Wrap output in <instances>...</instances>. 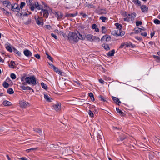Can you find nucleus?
Here are the masks:
<instances>
[{
  "label": "nucleus",
  "instance_id": "f257e3e1",
  "mask_svg": "<svg viewBox=\"0 0 160 160\" xmlns=\"http://www.w3.org/2000/svg\"><path fill=\"white\" fill-rule=\"evenodd\" d=\"M77 36L76 33L73 32H69L67 36L68 40L71 43H77L78 42Z\"/></svg>",
  "mask_w": 160,
  "mask_h": 160
},
{
  "label": "nucleus",
  "instance_id": "f03ea898",
  "mask_svg": "<svg viewBox=\"0 0 160 160\" xmlns=\"http://www.w3.org/2000/svg\"><path fill=\"white\" fill-rule=\"evenodd\" d=\"M136 14L135 12H133L131 14H128L127 12H125L123 15L125 17L123 18V20L124 21L129 22L130 20H132L134 19V18L136 16Z\"/></svg>",
  "mask_w": 160,
  "mask_h": 160
},
{
  "label": "nucleus",
  "instance_id": "7ed1b4c3",
  "mask_svg": "<svg viewBox=\"0 0 160 160\" xmlns=\"http://www.w3.org/2000/svg\"><path fill=\"white\" fill-rule=\"evenodd\" d=\"M25 80L28 84H32L34 86L36 83L35 77L34 76L27 77L25 78Z\"/></svg>",
  "mask_w": 160,
  "mask_h": 160
},
{
  "label": "nucleus",
  "instance_id": "20e7f679",
  "mask_svg": "<svg viewBox=\"0 0 160 160\" xmlns=\"http://www.w3.org/2000/svg\"><path fill=\"white\" fill-rule=\"evenodd\" d=\"M51 12H52V10L50 9V8L48 7L46 9H42L40 12V14H41V15L42 14L43 17L47 18L48 17L49 13H50Z\"/></svg>",
  "mask_w": 160,
  "mask_h": 160
},
{
  "label": "nucleus",
  "instance_id": "39448f33",
  "mask_svg": "<svg viewBox=\"0 0 160 160\" xmlns=\"http://www.w3.org/2000/svg\"><path fill=\"white\" fill-rule=\"evenodd\" d=\"M11 10L14 12H18L20 11V8L19 6L17 3H14L13 4H11L10 8Z\"/></svg>",
  "mask_w": 160,
  "mask_h": 160
},
{
  "label": "nucleus",
  "instance_id": "423d86ee",
  "mask_svg": "<svg viewBox=\"0 0 160 160\" xmlns=\"http://www.w3.org/2000/svg\"><path fill=\"white\" fill-rule=\"evenodd\" d=\"M36 23L39 26H42L43 25V19L42 18L38 17L37 18L36 16L34 17Z\"/></svg>",
  "mask_w": 160,
  "mask_h": 160
},
{
  "label": "nucleus",
  "instance_id": "0eeeda50",
  "mask_svg": "<svg viewBox=\"0 0 160 160\" xmlns=\"http://www.w3.org/2000/svg\"><path fill=\"white\" fill-rule=\"evenodd\" d=\"M26 2L28 5L30 6V9L32 11H33L35 9L34 4L31 0H26Z\"/></svg>",
  "mask_w": 160,
  "mask_h": 160
},
{
  "label": "nucleus",
  "instance_id": "6e6552de",
  "mask_svg": "<svg viewBox=\"0 0 160 160\" xmlns=\"http://www.w3.org/2000/svg\"><path fill=\"white\" fill-rule=\"evenodd\" d=\"M76 34L77 35V38H78V41L79 39L84 40L85 39V36L84 35L81 34L80 32L77 31Z\"/></svg>",
  "mask_w": 160,
  "mask_h": 160
},
{
  "label": "nucleus",
  "instance_id": "1a4fd4ad",
  "mask_svg": "<svg viewBox=\"0 0 160 160\" xmlns=\"http://www.w3.org/2000/svg\"><path fill=\"white\" fill-rule=\"evenodd\" d=\"M24 55L28 57H30L32 56V53L28 49H26L23 51Z\"/></svg>",
  "mask_w": 160,
  "mask_h": 160
},
{
  "label": "nucleus",
  "instance_id": "9d476101",
  "mask_svg": "<svg viewBox=\"0 0 160 160\" xmlns=\"http://www.w3.org/2000/svg\"><path fill=\"white\" fill-rule=\"evenodd\" d=\"M20 105L21 107L25 108L29 106V104L26 101H23L20 102Z\"/></svg>",
  "mask_w": 160,
  "mask_h": 160
},
{
  "label": "nucleus",
  "instance_id": "9b49d317",
  "mask_svg": "<svg viewBox=\"0 0 160 160\" xmlns=\"http://www.w3.org/2000/svg\"><path fill=\"white\" fill-rule=\"evenodd\" d=\"M53 107L54 109L56 111H58L60 110L61 108V104L58 103L56 104L53 105Z\"/></svg>",
  "mask_w": 160,
  "mask_h": 160
},
{
  "label": "nucleus",
  "instance_id": "f8f14e48",
  "mask_svg": "<svg viewBox=\"0 0 160 160\" xmlns=\"http://www.w3.org/2000/svg\"><path fill=\"white\" fill-rule=\"evenodd\" d=\"M140 8L142 10V11L143 12H147L148 10V7L145 5H142L141 6Z\"/></svg>",
  "mask_w": 160,
  "mask_h": 160
},
{
  "label": "nucleus",
  "instance_id": "ddd939ff",
  "mask_svg": "<svg viewBox=\"0 0 160 160\" xmlns=\"http://www.w3.org/2000/svg\"><path fill=\"white\" fill-rule=\"evenodd\" d=\"M3 4L4 6L7 7L8 8H10L11 5L10 2L8 0L4 1L3 2Z\"/></svg>",
  "mask_w": 160,
  "mask_h": 160
},
{
  "label": "nucleus",
  "instance_id": "4468645a",
  "mask_svg": "<svg viewBox=\"0 0 160 160\" xmlns=\"http://www.w3.org/2000/svg\"><path fill=\"white\" fill-rule=\"evenodd\" d=\"M112 98L115 103L118 104V105H119V103H121V102L120 101L119 99L116 97L112 96Z\"/></svg>",
  "mask_w": 160,
  "mask_h": 160
},
{
  "label": "nucleus",
  "instance_id": "2eb2a0df",
  "mask_svg": "<svg viewBox=\"0 0 160 160\" xmlns=\"http://www.w3.org/2000/svg\"><path fill=\"white\" fill-rule=\"evenodd\" d=\"M56 16L57 17L58 19L60 20L62 19L63 17V14L61 12H56Z\"/></svg>",
  "mask_w": 160,
  "mask_h": 160
},
{
  "label": "nucleus",
  "instance_id": "dca6fc26",
  "mask_svg": "<svg viewBox=\"0 0 160 160\" xmlns=\"http://www.w3.org/2000/svg\"><path fill=\"white\" fill-rule=\"evenodd\" d=\"M34 6H35V7L38 9L42 10V9H43L42 6L39 5L38 2H35Z\"/></svg>",
  "mask_w": 160,
  "mask_h": 160
},
{
  "label": "nucleus",
  "instance_id": "f3484780",
  "mask_svg": "<svg viewBox=\"0 0 160 160\" xmlns=\"http://www.w3.org/2000/svg\"><path fill=\"white\" fill-rule=\"evenodd\" d=\"M8 65L10 68H14L16 65L15 62L12 61L9 63Z\"/></svg>",
  "mask_w": 160,
  "mask_h": 160
},
{
  "label": "nucleus",
  "instance_id": "a211bd4d",
  "mask_svg": "<svg viewBox=\"0 0 160 160\" xmlns=\"http://www.w3.org/2000/svg\"><path fill=\"white\" fill-rule=\"evenodd\" d=\"M116 110L117 112L119 113L120 115L122 116H125V114L121 110L119 109V108H116Z\"/></svg>",
  "mask_w": 160,
  "mask_h": 160
},
{
  "label": "nucleus",
  "instance_id": "6ab92c4d",
  "mask_svg": "<svg viewBox=\"0 0 160 160\" xmlns=\"http://www.w3.org/2000/svg\"><path fill=\"white\" fill-rule=\"evenodd\" d=\"M78 15V13L77 12L75 14H71V13H66L65 17H74Z\"/></svg>",
  "mask_w": 160,
  "mask_h": 160
},
{
  "label": "nucleus",
  "instance_id": "aec40b11",
  "mask_svg": "<svg viewBox=\"0 0 160 160\" xmlns=\"http://www.w3.org/2000/svg\"><path fill=\"white\" fill-rule=\"evenodd\" d=\"M53 69L54 70V71L55 72H57V73H58L59 75H62V72L57 67H54V68Z\"/></svg>",
  "mask_w": 160,
  "mask_h": 160
},
{
  "label": "nucleus",
  "instance_id": "412c9836",
  "mask_svg": "<svg viewBox=\"0 0 160 160\" xmlns=\"http://www.w3.org/2000/svg\"><path fill=\"white\" fill-rule=\"evenodd\" d=\"M102 46L106 50L108 51L110 49L108 45L107 44H103L102 45Z\"/></svg>",
  "mask_w": 160,
  "mask_h": 160
},
{
  "label": "nucleus",
  "instance_id": "4be33fe9",
  "mask_svg": "<svg viewBox=\"0 0 160 160\" xmlns=\"http://www.w3.org/2000/svg\"><path fill=\"white\" fill-rule=\"evenodd\" d=\"M115 26L118 30L122 31V26L121 24H119L118 23H115Z\"/></svg>",
  "mask_w": 160,
  "mask_h": 160
},
{
  "label": "nucleus",
  "instance_id": "5701e85b",
  "mask_svg": "<svg viewBox=\"0 0 160 160\" xmlns=\"http://www.w3.org/2000/svg\"><path fill=\"white\" fill-rule=\"evenodd\" d=\"M115 53V50L114 49L112 50L107 53V55L109 56H112L114 55Z\"/></svg>",
  "mask_w": 160,
  "mask_h": 160
},
{
  "label": "nucleus",
  "instance_id": "b1692460",
  "mask_svg": "<svg viewBox=\"0 0 160 160\" xmlns=\"http://www.w3.org/2000/svg\"><path fill=\"white\" fill-rule=\"evenodd\" d=\"M3 104L4 106H10L11 105V102L9 101L5 100L3 102Z\"/></svg>",
  "mask_w": 160,
  "mask_h": 160
},
{
  "label": "nucleus",
  "instance_id": "393cba45",
  "mask_svg": "<svg viewBox=\"0 0 160 160\" xmlns=\"http://www.w3.org/2000/svg\"><path fill=\"white\" fill-rule=\"evenodd\" d=\"M93 35L91 34L87 35L86 36V39L88 40L92 41Z\"/></svg>",
  "mask_w": 160,
  "mask_h": 160
},
{
  "label": "nucleus",
  "instance_id": "a878e982",
  "mask_svg": "<svg viewBox=\"0 0 160 160\" xmlns=\"http://www.w3.org/2000/svg\"><path fill=\"white\" fill-rule=\"evenodd\" d=\"M34 131L38 133L41 136L42 135V131L41 129L39 128H35L34 129Z\"/></svg>",
  "mask_w": 160,
  "mask_h": 160
},
{
  "label": "nucleus",
  "instance_id": "bb28decb",
  "mask_svg": "<svg viewBox=\"0 0 160 160\" xmlns=\"http://www.w3.org/2000/svg\"><path fill=\"white\" fill-rule=\"evenodd\" d=\"M100 40V39L99 38L97 37L93 36L92 41H94L98 42H99Z\"/></svg>",
  "mask_w": 160,
  "mask_h": 160
},
{
  "label": "nucleus",
  "instance_id": "cd10ccee",
  "mask_svg": "<svg viewBox=\"0 0 160 160\" xmlns=\"http://www.w3.org/2000/svg\"><path fill=\"white\" fill-rule=\"evenodd\" d=\"M132 2L135 4V5H138L139 6H141V2L138 0H133Z\"/></svg>",
  "mask_w": 160,
  "mask_h": 160
},
{
  "label": "nucleus",
  "instance_id": "c85d7f7f",
  "mask_svg": "<svg viewBox=\"0 0 160 160\" xmlns=\"http://www.w3.org/2000/svg\"><path fill=\"white\" fill-rule=\"evenodd\" d=\"M121 31L118 30H116V32L117 34V35L118 36H122L124 35V34L122 32H121Z\"/></svg>",
  "mask_w": 160,
  "mask_h": 160
},
{
  "label": "nucleus",
  "instance_id": "c756f323",
  "mask_svg": "<svg viewBox=\"0 0 160 160\" xmlns=\"http://www.w3.org/2000/svg\"><path fill=\"white\" fill-rule=\"evenodd\" d=\"M112 129L115 132H118L119 131H120L122 128L120 127H117L115 126H113L112 127Z\"/></svg>",
  "mask_w": 160,
  "mask_h": 160
},
{
  "label": "nucleus",
  "instance_id": "7c9ffc66",
  "mask_svg": "<svg viewBox=\"0 0 160 160\" xmlns=\"http://www.w3.org/2000/svg\"><path fill=\"white\" fill-rule=\"evenodd\" d=\"M142 29L139 28H135L134 29V32L136 34H138L141 32Z\"/></svg>",
  "mask_w": 160,
  "mask_h": 160
},
{
  "label": "nucleus",
  "instance_id": "2f4dec72",
  "mask_svg": "<svg viewBox=\"0 0 160 160\" xmlns=\"http://www.w3.org/2000/svg\"><path fill=\"white\" fill-rule=\"evenodd\" d=\"M13 52L17 54L19 56H21V53L18 51L17 49H16L14 48H13Z\"/></svg>",
  "mask_w": 160,
  "mask_h": 160
},
{
  "label": "nucleus",
  "instance_id": "473e14b6",
  "mask_svg": "<svg viewBox=\"0 0 160 160\" xmlns=\"http://www.w3.org/2000/svg\"><path fill=\"white\" fill-rule=\"evenodd\" d=\"M7 92L9 94H11L14 93V91L12 88H9L7 90Z\"/></svg>",
  "mask_w": 160,
  "mask_h": 160
},
{
  "label": "nucleus",
  "instance_id": "72a5a7b5",
  "mask_svg": "<svg viewBox=\"0 0 160 160\" xmlns=\"http://www.w3.org/2000/svg\"><path fill=\"white\" fill-rule=\"evenodd\" d=\"M38 148H32L30 149H28L26 150V151L27 152H32V150H37Z\"/></svg>",
  "mask_w": 160,
  "mask_h": 160
},
{
  "label": "nucleus",
  "instance_id": "f704fd0d",
  "mask_svg": "<svg viewBox=\"0 0 160 160\" xmlns=\"http://www.w3.org/2000/svg\"><path fill=\"white\" fill-rule=\"evenodd\" d=\"M6 49L10 52H12V50L11 47V46L10 45H8L6 47Z\"/></svg>",
  "mask_w": 160,
  "mask_h": 160
},
{
  "label": "nucleus",
  "instance_id": "c9c22d12",
  "mask_svg": "<svg viewBox=\"0 0 160 160\" xmlns=\"http://www.w3.org/2000/svg\"><path fill=\"white\" fill-rule=\"evenodd\" d=\"M2 85L3 87L5 88H8L9 86V84L5 81L3 82Z\"/></svg>",
  "mask_w": 160,
  "mask_h": 160
},
{
  "label": "nucleus",
  "instance_id": "e433bc0d",
  "mask_svg": "<svg viewBox=\"0 0 160 160\" xmlns=\"http://www.w3.org/2000/svg\"><path fill=\"white\" fill-rule=\"evenodd\" d=\"M41 85L42 86V87L44 89H47V85L45 84L44 82H42L41 83Z\"/></svg>",
  "mask_w": 160,
  "mask_h": 160
},
{
  "label": "nucleus",
  "instance_id": "4c0bfd02",
  "mask_svg": "<svg viewBox=\"0 0 160 160\" xmlns=\"http://www.w3.org/2000/svg\"><path fill=\"white\" fill-rule=\"evenodd\" d=\"M45 99L47 102H50L51 100L49 97L47 95L45 94L44 96Z\"/></svg>",
  "mask_w": 160,
  "mask_h": 160
},
{
  "label": "nucleus",
  "instance_id": "58836bf2",
  "mask_svg": "<svg viewBox=\"0 0 160 160\" xmlns=\"http://www.w3.org/2000/svg\"><path fill=\"white\" fill-rule=\"evenodd\" d=\"M153 22L154 23H155L156 24H160V21L157 19H155L153 20Z\"/></svg>",
  "mask_w": 160,
  "mask_h": 160
},
{
  "label": "nucleus",
  "instance_id": "ea45409f",
  "mask_svg": "<svg viewBox=\"0 0 160 160\" xmlns=\"http://www.w3.org/2000/svg\"><path fill=\"white\" fill-rule=\"evenodd\" d=\"M101 28L102 30V33H105L107 31L106 27L105 26H103Z\"/></svg>",
  "mask_w": 160,
  "mask_h": 160
},
{
  "label": "nucleus",
  "instance_id": "a19ab883",
  "mask_svg": "<svg viewBox=\"0 0 160 160\" xmlns=\"http://www.w3.org/2000/svg\"><path fill=\"white\" fill-rule=\"evenodd\" d=\"M99 19L100 20H102L103 22H105L106 20L107 19V18L103 16H101L100 17Z\"/></svg>",
  "mask_w": 160,
  "mask_h": 160
},
{
  "label": "nucleus",
  "instance_id": "79ce46f5",
  "mask_svg": "<svg viewBox=\"0 0 160 160\" xmlns=\"http://www.w3.org/2000/svg\"><path fill=\"white\" fill-rule=\"evenodd\" d=\"M89 96L91 98V100L92 101H93L94 100V98L93 93H90Z\"/></svg>",
  "mask_w": 160,
  "mask_h": 160
},
{
  "label": "nucleus",
  "instance_id": "37998d69",
  "mask_svg": "<svg viewBox=\"0 0 160 160\" xmlns=\"http://www.w3.org/2000/svg\"><path fill=\"white\" fill-rule=\"evenodd\" d=\"M46 54L47 55V58L51 61L52 62H53V58H52L50 56L48 53H46Z\"/></svg>",
  "mask_w": 160,
  "mask_h": 160
},
{
  "label": "nucleus",
  "instance_id": "c03bdc74",
  "mask_svg": "<svg viewBox=\"0 0 160 160\" xmlns=\"http://www.w3.org/2000/svg\"><path fill=\"white\" fill-rule=\"evenodd\" d=\"M88 113L89 116L91 117H94V114L93 113L91 110H89Z\"/></svg>",
  "mask_w": 160,
  "mask_h": 160
},
{
  "label": "nucleus",
  "instance_id": "a18cd8bd",
  "mask_svg": "<svg viewBox=\"0 0 160 160\" xmlns=\"http://www.w3.org/2000/svg\"><path fill=\"white\" fill-rule=\"evenodd\" d=\"M10 77L12 79H15L16 78V75L13 73H12L11 74Z\"/></svg>",
  "mask_w": 160,
  "mask_h": 160
},
{
  "label": "nucleus",
  "instance_id": "49530a36",
  "mask_svg": "<svg viewBox=\"0 0 160 160\" xmlns=\"http://www.w3.org/2000/svg\"><path fill=\"white\" fill-rule=\"evenodd\" d=\"M86 7L90 8H94V6L92 4H89L86 5Z\"/></svg>",
  "mask_w": 160,
  "mask_h": 160
},
{
  "label": "nucleus",
  "instance_id": "de8ad7c7",
  "mask_svg": "<svg viewBox=\"0 0 160 160\" xmlns=\"http://www.w3.org/2000/svg\"><path fill=\"white\" fill-rule=\"evenodd\" d=\"M25 5V3L24 2H22L20 3V8L22 9L23 7Z\"/></svg>",
  "mask_w": 160,
  "mask_h": 160
},
{
  "label": "nucleus",
  "instance_id": "09e8293b",
  "mask_svg": "<svg viewBox=\"0 0 160 160\" xmlns=\"http://www.w3.org/2000/svg\"><path fill=\"white\" fill-rule=\"evenodd\" d=\"M31 19H28V20L24 22V24L26 25L30 24L31 22Z\"/></svg>",
  "mask_w": 160,
  "mask_h": 160
},
{
  "label": "nucleus",
  "instance_id": "8fccbe9b",
  "mask_svg": "<svg viewBox=\"0 0 160 160\" xmlns=\"http://www.w3.org/2000/svg\"><path fill=\"white\" fill-rule=\"evenodd\" d=\"M97 139L99 141H100V140L102 139V136L99 134L98 133L97 135Z\"/></svg>",
  "mask_w": 160,
  "mask_h": 160
},
{
  "label": "nucleus",
  "instance_id": "3c124183",
  "mask_svg": "<svg viewBox=\"0 0 160 160\" xmlns=\"http://www.w3.org/2000/svg\"><path fill=\"white\" fill-rule=\"evenodd\" d=\"M125 46L127 47H130L131 45H132V43L130 42H127L125 43Z\"/></svg>",
  "mask_w": 160,
  "mask_h": 160
},
{
  "label": "nucleus",
  "instance_id": "603ef678",
  "mask_svg": "<svg viewBox=\"0 0 160 160\" xmlns=\"http://www.w3.org/2000/svg\"><path fill=\"white\" fill-rule=\"evenodd\" d=\"M142 24V22L141 21H137L136 22V25L137 26H138L139 25H141Z\"/></svg>",
  "mask_w": 160,
  "mask_h": 160
},
{
  "label": "nucleus",
  "instance_id": "864d4df0",
  "mask_svg": "<svg viewBox=\"0 0 160 160\" xmlns=\"http://www.w3.org/2000/svg\"><path fill=\"white\" fill-rule=\"evenodd\" d=\"M51 36L54 38L55 39L57 40L58 39V37L55 34L53 33H52L51 34Z\"/></svg>",
  "mask_w": 160,
  "mask_h": 160
},
{
  "label": "nucleus",
  "instance_id": "5fc2aeb1",
  "mask_svg": "<svg viewBox=\"0 0 160 160\" xmlns=\"http://www.w3.org/2000/svg\"><path fill=\"white\" fill-rule=\"evenodd\" d=\"M99 98L100 99V100L102 101H103L104 102L106 101V100L104 99V98L101 95L99 96Z\"/></svg>",
  "mask_w": 160,
  "mask_h": 160
},
{
  "label": "nucleus",
  "instance_id": "6e6d98bb",
  "mask_svg": "<svg viewBox=\"0 0 160 160\" xmlns=\"http://www.w3.org/2000/svg\"><path fill=\"white\" fill-rule=\"evenodd\" d=\"M21 88L24 90H27V86H21Z\"/></svg>",
  "mask_w": 160,
  "mask_h": 160
},
{
  "label": "nucleus",
  "instance_id": "4d7b16f0",
  "mask_svg": "<svg viewBox=\"0 0 160 160\" xmlns=\"http://www.w3.org/2000/svg\"><path fill=\"white\" fill-rule=\"evenodd\" d=\"M22 13H19V12H18L16 14V16L18 17H20V18H21V16H22Z\"/></svg>",
  "mask_w": 160,
  "mask_h": 160
},
{
  "label": "nucleus",
  "instance_id": "13d9d810",
  "mask_svg": "<svg viewBox=\"0 0 160 160\" xmlns=\"http://www.w3.org/2000/svg\"><path fill=\"white\" fill-rule=\"evenodd\" d=\"M125 43H123L121 44V45L119 47V48H123V47L125 46Z\"/></svg>",
  "mask_w": 160,
  "mask_h": 160
},
{
  "label": "nucleus",
  "instance_id": "bf43d9fd",
  "mask_svg": "<svg viewBox=\"0 0 160 160\" xmlns=\"http://www.w3.org/2000/svg\"><path fill=\"white\" fill-rule=\"evenodd\" d=\"M34 56L38 59H39L40 58V55L38 54L34 55Z\"/></svg>",
  "mask_w": 160,
  "mask_h": 160
},
{
  "label": "nucleus",
  "instance_id": "052dcab7",
  "mask_svg": "<svg viewBox=\"0 0 160 160\" xmlns=\"http://www.w3.org/2000/svg\"><path fill=\"white\" fill-rule=\"evenodd\" d=\"M141 35L142 36L146 37L147 35V33L146 32H142L141 33Z\"/></svg>",
  "mask_w": 160,
  "mask_h": 160
},
{
  "label": "nucleus",
  "instance_id": "680f3d73",
  "mask_svg": "<svg viewBox=\"0 0 160 160\" xmlns=\"http://www.w3.org/2000/svg\"><path fill=\"white\" fill-rule=\"evenodd\" d=\"M50 148H52V149L57 148V147H55V144H51Z\"/></svg>",
  "mask_w": 160,
  "mask_h": 160
},
{
  "label": "nucleus",
  "instance_id": "e2e57ef3",
  "mask_svg": "<svg viewBox=\"0 0 160 160\" xmlns=\"http://www.w3.org/2000/svg\"><path fill=\"white\" fill-rule=\"evenodd\" d=\"M125 137L123 135H122L121 137H120V140L121 141H123Z\"/></svg>",
  "mask_w": 160,
  "mask_h": 160
},
{
  "label": "nucleus",
  "instance_id": "0e129e2a",
  "mask_svg": "<svg viewBox=\"0 0 160 160\" xmlns=\"http://www.w3.org/2000/svg\"><path fill=\"white\" fill-rule=\"evenodd\" d=\"M106 35H105L103 36L101 38V41H102L103 40H106Z\"/></svg>",
  "mask_w": 160,
  "mask_h": 160
},
{
  "label": "nucleus",
  "instance_id": "69168bd1",
  "mask_svg": "<svg viewBox=\"0 0 160 160\" xmlns=\"http://www.w3.org/2000/svg\"><path fill=\"white\" fill-rule=\"evenodd\" d=\"M111 38L110 36H108V37H106V42H108V41L110 40L111 39Z\"/></svg>",
  "mask_w": 160,
  "mask_h": 160
},
{
  "label": "nucleus",
  "instance_id": "338daca9",
  "mask_svg": "<svg viewBox=\"0 0 160 160\" xmlns=\"http://www.w3.org/2000/svg\"><path fill=\"white\" fill-rule=\"evenodd\" d=\"M112 34L114 36L117 35V34L116 33V30L112 31Z\"/></svg>",
  "mask_w": 160,
  "mask_h": 160
},
{
  "label": "nucleus",
  "instance_id": "774afa93",
  "mask_svg": "<svg viewBox=\"0 0 160 160\" xmlns=\"http://www.w3.org/2000/svg\"><path fill=\"white\" fill-rule=\"evenodd\" d=\"M19 159L21 160H27V158L25 157L21 158H19Z\"/></svg>",
  "mask_w": 160,
  "mask_h": 160
}]
</instances>
